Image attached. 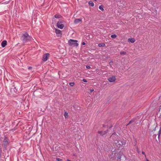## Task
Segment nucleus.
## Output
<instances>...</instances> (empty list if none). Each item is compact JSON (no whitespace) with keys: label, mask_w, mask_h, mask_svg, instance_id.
Returning a JSON list of instances; mask_svg holds the SVG:
<instances>
[{"label":"nucleus","mask_w":161,"mask_h":161,"mask_svg":"<svg viewBox=\"0 0 161 161\" xmlns=\"http://www.w3.org/2000/svg\"><path fill=\"white\" fill-rule=\"evenodd\" d=\"M20 39L24 43H27L31 40L32 37L27 32H25L20 35Z\"/></svg>","instance_id":"nucleus-1"},{"label":"nucleus","mask_w":161,"mask_h":161,"mask_svg":"<svg viewBox=\"0 0 161 161\" xmlns=\"http://www.w3.org/2000/svg\"><path fill=\"white\" fill-rule=\"evenodd\" d=\"M114 142L115 145L118 148L122 147L125 145L126 142V141L124 139H121L119 140H115Z\"/></svg>","instance_id":"nucleus-2"},{"label":"nucleus","mask_w":161,"mask_h":161,"mask_svg":"<svg viewBox=\"0 0 161 161\" xmlns=\"http://www.w3.org/2000/svg\"><path fill=\"white\" fill-rule=\"evenodd\" d=\"M20 87L21 86L19 84L15 85L14 84H12L11 89H13L14 92L16 93L20 90Z\"/></svg>","instance_id":"nucleus-3"},{"label":"nucleus","mask_w":161,"mask_h":161,"mask_svg":"<svg viewBox=\"0 0 161 161\" xmlns=\"http://www.w3.org/2000/svg\"><path fill=\"white\" fill-rule=\"evenodd\" d=\"M77 42V40L72 39H70L68 41L69 45L73 47H78V46L79 44Z\"/></svg>","instance_id":"nucleus-4"},{"label":"nucleus","mask_w":161,"mask_h":161,"mask_svg":"<svg viewBox=\"0 0 161 161\" xmlns=\"http://www.w3.org/2000/svg\"><path fill=\"white\" fill-rule=\"evenodd\" d=\"M8 141V139L7 137L5 136L3 141V145L5 147H6L9 144V143Z\"/></svg>","instance_id":"nucleus-5"},{"label":"nucleus","mask_w":161,"mask_h":161,"mask_svg":"<svg viewBox=\"0 0 161 161\" xmlns=\"http://www.w3.org/2000/svg\"><path fill=\"white\" fill-rule=\"evenodd\" d=\"M49 54L48 53H46L43 55L42 60L44 61H46L48 59Z\"/></svg>","instance_id":"nucleus-6"},{"label":"nucleus","mask_w":161,"mask_h":161,"mask_svg":"<svg viewBox=\"0 0 161 161\" xmlns=\"http://www.w3.org/2000/svg\"><path fill=\"white\" fill-rule=\"evenodd\" d=\"M123 155V153L122 152H119L117 154V160L118 161H120L121 156Z\"/></svg>","instance_id":"nucleus-7"},{"label":"nucleus","mask_w":161,"mask_h":161,"mask_svg":"<svg viewBox=\"0 0 161 161\" xmlns=\"http://www.w3.org/2000/svg\"><path fill=\"white\" fill-rule=\"evenodd\" d=\"M108 80L110 82H114L115 81L116 78L114 76H112L108 79Z\"/></svg>","instance_id":"nucleus-8"},{"label":"nucleus","mask_w":161,"mask_h":161,"mask_svg":"<svg viewBox=\"0 0 161 161\" xmlns=\"http://www.w3.org/2000/svg\"><path fill=\"white\" fill-rule=\"evenodd\" d=\"M55 32L58 36H60L62 35L61 31L59 30L55 29Z\"/></svg>","instance_id":"nucleus-9"},{"label":"nucleus","mask_w":161,"mask_h":161,"mask_svg":"<svg viewBox=\"0 0 161 161\" xmlns=\"http://www.w3.org/2000/svg\"><path fill=\"white\" fill-rule=\"evenodd\" d=\"M108 132V130L106 131H98V133L101 135L102 136H103L107 134Z\"/></svg>","instance_id":"nucleus-10"},{"label":"nucleus","mask_w":161,"mask_h":161,"mask_svg":"<svg viewBox=\"0 0 161 161\" xmlns=\"http://www.w3.org/2000/svg\"><path fill=\"white\" fill-rule=\"evenodd\" d=\"M7 44V41L6 40L3 41L1 43V46L3 47H4Z\"/></svg>","instance_id":"nucleus-11"},{"label":"nucleus","mask_w":161,"mask_h":161,"mask_svg":"<svg viewBox=\"0 0 161 161\" xmlns=\"http://www.w3.org/2000/svg\"><path fill=\"white\" fill-rule=\"evenodd\" d=\"M82 21L81 19H77L75 20L74 22L75 24H77Z\"/></svg>","instance_id":"nucleus-12"},{"label":"nucleus","mask_w":161,"mask_h":161,"mask_svg":"<svg viewBox=\"0 0 161 161\" xmlns=\"http://www.w3.org/2000/svg\"><path fill=\"white\" fill-rule=\"evenodd\" d=\"M135 39L133 38H129L128 39V42L132 43L134 42H135Z\"/></svg>","instance_id":"nucleus-13"},{"label":"nucleus","mask_w":161,"mask_h":161,"mask_svg":"<svg viewBox=\"0 0 161 161\" xmlns=\"http://www.w3.org/2000/svg\"><path fill=\"white\" fill-rule=\"evenodd\" d=\"M58 27L60 29H62L64 27V25L63 24H57Z\"/></svg>","instance_id":"nucleus-14"},{"label":"nucleus","mask_w":161,"mask_h":161,"mask_svg":"<svg viewBox=\"0 0 161 161\" xmlns=\"http://www.w3.org/2000/svg\"><path fill=\"white\" fill-rule=\"evenodd\" d=\"M54 17L56 18L59 19L62 18V17L60 14H57L55 15Z\"/></svg>","instance_id":"nucleus-15"},{"label":"nucleus","mask_w":161,"mask_h":161,"mask_svg":"<svg viewBox=\"0 0 161 161\" xmlns=\"http://www.w3.org/2000/svg\"><path fill=\"white\" fill-rule=\"evenodd\" d=\"M64 22V21L61 19H60L58 22L57 24H62Z\"/></svg>","instance_id":"nucleus-16"},{"label":"nucleus","mask_w":161,"mask_h":161,"mask_svg":"<svg viewBox=\"0 0 161 161\" xmlns=\"http://www.w3.org/2000/svg\"><path fill=\"white\" fill-rule=\"evenodd\" d=\"M91 6L93 7L94 5L92 1H90L88 3Z\"/></svg>","instance_id":"nucleus-17"},{"label":"nucleus","mask_w":161,"mask_h":161,"mask_svg":"<svg viewBox=\"0 0 161 161\" xmlns=\"http://www.w3.org/2000/svg\"><path fill=\"white\" fill-rule=\"evenodd\" d=\"M105 46V45L104 43H100L98 44V46L99 47H104Z\"/></svg>","instance_id":"nucleus-18"},{"label":"nucleus","mask_w":161,"mask_h":161,"mask_svg":"<svg viewBox=\"0 0 161 161\" xmlns=\"http://www.w3.org/2000/svg\"><path fill=\"white\" fill-rule=\"evenodd\" d=\"M120 54L121 55H125L126 54V53L125 51H121L120 53Z\"/></svg>","instance_id":"nucleus-19"},{"label":"nucleus","mask_w":161,"mask_h":161,"mask_svg":"<svg viewBox=\"0 0 161 161\" xmlns=\"http://www.w3.org/2000/svg\"><path fill=\"white\" fill-rule=\"evenodd\" d=\"M64 116L65 118H67L69 116L68 114L66 112H64Z\"/></svg>","instance_id":"nucleus-20"},{"label":"nucleus","mask_w":161,"mask_h":161,"mask_svg":"<svg viewBox=\"0 0 161 161\" xmlns=\"http://www.w3.org/2000/svg\"><path fill=\"white\" fill-rule=\"evenodd\" d=\"M99 8L102 11H103L104 10L103 7L102 5L99 6Z\"/></svg>","instance_id":"nucleus-21"},{"label":"nucleus","mask_w":161,"mask_h":161,"mask_svg":"<svg viewBox=\"0 0 161 161\" xmlns=\"http://www.w3.org/2000/svg\"><path fill=\"white\" fill-rule=\"evenodd\" d=\"M135 121V119H133L131 120L129 122V123H128V124L127 125V126L128 125H129L131 123H132L133 122H134Z\"/></svg>","instance_id":"nucleus-22"},{"label":"nucleus","mask_w":161,"mask_h":161,"mask_svg":"<svg viewBox=\"0 0 161 161\" xmlns=\"http://www.w3.org/2000/svg\"><path fill=\"white\" fill-rule=\"evenodd\" d=\"M117 36L115 34L112 35L111 36V37L112 38L114 39Z\"/></svg>","instance_id":"nucleus-23"},{"label":"nucleus","mask_w":161,"mask_h":161,"mask_svg":"<svg viewBox=\"0 0 161 161\" xmlns=\"http://www.w3.org/2000/svg\"><path fill=\"white\" fill-rule=\"evenodd\" d=\"M75 85V83L74 82H70L69 83V85L71 86H73Z\"/></svg>","instance_id":"nucleus-24"},{"label":"nucleus","mask_w":161,"mask_h":161,"mask_svg":"<svg viewBox=\"0 0 161 161\" xmlns=\"http://www.w3.org/2000/svg\"><path fill=\"white\" fill-rule=\"evenodd\" d=\"M82 81L85 82H87V80L86 79H83L82 80Z\"/></svg>","instance_id":"nucleus-25"},{"label":"nucleus","mask_w":161,"mask_h":161,"mask_svg":"<svg viewBox=\"0 0 161 161\" xmlns=\"http://www.w3.org/2000/svg\"><path fill=\"white\" fill-rule=\"evenodd\" d=\"M56 159L57 161H62V159L59 158H57Z\"/></svg>","instance_id":"nucleus-26"},{"label":"nucleus","mask_w":161,"mask_h":161,"mask_svg":"<svg viewBox=\"0 0 161 161\" xmlns=\"http://www.w3.org/2000/svg\"><path fill=\"white\" fill-rule=\"evenodd\" d=\"M86 68L87 69H89L91 68V67L90 66H89V65H86Z\"/></svg>","instance_id":"nucleus-27"},{"label":"nucleus","mask_w":161,"mask_h":161,"mask_svg":"<svg viewBox=\"0 0 161 161\" xmlns=\"http://www.w3.org/2000/svg\"><path fill=\"white\" fill-rule=\"evenodd\" d=\"M158 133H159V134H161V127L160 128Z\"/></svg>","instance_id":"nucleus-28"},{"label":"nucleus","mask_w":161,"mask_h":161,"mask_svg":"<svg viewBox=\"0 0 161 161\" xmlns=\"http://www.w3.org/2000/svg\"><path fill=\"white\" fill-rule=\"evenodd\" d=\"M94 91V90L93 89H91L90 90V92H93Z\"/></svg>","instance_id":"nucleus-29"},{"label":"nucleus","mask_w":161,"mask_h":161,"mask_svg":"<svg viewBox=\"0 0 161 161\" xmlns=\"http://www.w3.org/2000/svg\"><path fill=\"white\" fill-rule=\"evenodd\" d=\"M113 61L111 60V61L110 62V63H109V64H111L112 65V64H113Z\"/></svg>","instance_id":"nucleus-30"},{"label":"nucleus","mask_w":161,"mask_h":161,"mask_svg":"<svg viewBox=\"0 0 161 161\" xmlns=\"http://www.w3.org/2000/svg\"><path fill=\"white\" fill-rule=\"evenodd\" d=\"M116 134H114V133H113L112 134V135L111 136V137H113V136H116Z\"/></svg>","instance_id":"nucleus-31"},{"label":"nucleus","mask_w":161,"mask_h":161,"mask_svg":"<svg viewBox=\"0 0 161 161\" xmlns=\"http://www.w3.org/2000/svg\"><path fill=\"white\" fill-rule=\"evenodd\" d=\"M142 153L143 155H144L146 157V154H145V152H142Z\"/></svg>","instance_id":"nucleus-32"},{"label":"nucleus","mask_w":161,"mask_h":161,"mask_svg":"<svg viewBox=\"0 0 161 161\" xmlns=\"http://www.w3.org/2000/svg\"><path fill=\"white\" fill-rule=\"evenodd\" d=\"M82 45H85L86 44V43H85V42H82Z\"/></svg>","instance_id":"nucleus-33"},{"label":"nucleus","mask_w":161,"mask_h":161,"mask_svg":"<svg viewBox=\"0 0 161 161\" xmlns=\"http://www.w3.org/2000/svg\"><path fill=\"white\" fill-rule=\"evenodd\" d=\"M157 126L155 127L154 128V129L152 131H155L156 130V128Z\"/></svg>","instance_id":"nucleus-34"},{"label":"nucleus","mask_w":161,"mask_h":161,"mask_svg":"<svg viewBox=\"0 0 161 161\" xmlns=\"http://www.w3.org/2000/svg\"><path fill=\"white\" fill-rule=\"evenodd\" d=\"M161 134H159V133H158V138H159V137H160V135Z\"/></svg>","instance_id":"nucleus-35"},{"label":"nucleus","mask_w":161,"mask_h":161,"mask_svg":"<svg viewBox=\"0 0 161 161\" xmlns=\"http://www.w3.org/2000/svg\"><path fill=\"white\" fill-rule=\"evenodd\" d=\"M32 67H29V68H28V69H32Z\"/></svg>","instance_id":"nucleus-36"},{"label":"nucleus","mask_w":161,"mask_h":161,"mask_svg":"<svg viewBox=\"0 0 161 161\" xmlns=\"http://www.w3.org/2000/svg\"><path fill=\"white\" fill-rule=\"evenodd\" d=\"M146 161H149L147 158H146Z\"/></svg>","instance_id":"nucleus-37"},{"label":"nucleus","mask_w":161,"mask_h":161,"mask_svg":"<svg viewBox=\"0 0 161 161\" xmlns=\"http://www.w3.org/2000/svg\"><path fill=\"white\" fill-rule=\"evenodd\" d=\"M110 67H112V64H110Z\"/></svg>","instance_id":"nucleus-38"},{"label":"nucleus","mask_w":161,"mask_h":161,"mask_svg":"<svg viewBox=\"0 0 161 161\" xmlns=\"http://www.w3.org/2000/svg\"><path fill=\"white\" fill-rule=\"evenodd\" d=\"M66 161H71L70 160L67 159Z\"/></svg>","instance_id":"nucleus-39"},{"label":"nucleus","mask_w":161,"mask_h":161,"mask_svg":"<svg viewBox=\"0 0 161 161\" xmlns=\"http://www.w3.org/2000/svg\"><path fill=\"white\" fill-rule=\"evenodd\" d=\"M114 156H113V157H112L110 158H114Z\"/></svg>","instance_id":"nucleus-40"}]
</instances>
